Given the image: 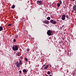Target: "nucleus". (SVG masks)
Listing matches in <instances>:
<instances>
[{
    "label": "nucleus",
    "instance_id": "obj_1",
    "mask_svg": "<svg viewBox=\"0 0 76 76\" xmlns=\"http://www.w3.org/2000/svg\"><path fill=\"white\" fill-rule=\"evenodd\" d=\"M12 49L13 51L18 50V46L17 45H13L12 47Z\"/></svg>",
    "mask_w": 76,
    "mask_h": 76
},
{
    "label": "nucleus",
    "instance_id": "obj_2",
    "mask_svg": "<svg viewBox=\"0 0 76 76\" xmlns=\"http://www.w3.org/2000/svg\"><path fill=\"white\" fill-rule=\"evenodd\" d=\"M52 31L50 30H49L47 32V34L49 36H51V35H52V34H51V33H52Z\"/></svg>",
    "mask_w": 76,
    "mask_h": 76
},
{
    "label": "nucleus",
    "instance_id": "obj_3",
    "mask_svg": "<svg viewBox=\"0 0 76 76\" xmlns=\"http://www.w3.org/2000/svg\"><path fill=\"white\" fill-rule=\"evenodd\" d=\"M50 23H52V24H53L54 25H55L57 23V21H54L53 20H50Z\"/></svg>",
    "mask_w": 76,
    "mask_h": 76
},
{
    "label": "nucleus",
    "instance_id": "obj_4",
    "mask_svg": "<svg viewBox=\"0 0 76 76\" xmlns=\"http://www.w3.org/2000/svg\"><path fill=\"white\" fill-rule=\"evenodd\" d=\"M43 23H45V24H49V21L48 20H45V21H43Z\"/></svg>",
    "mask_w": 76,
    "mask_h": 76
},
{
    "label": "nucleus",
    "instance_id": "obj_5",
    "mask_svg": "<svg viewBox=\"0 0 76 76\" xmlns=\"http://www.w3.org/2000/svg\"><path fill=\"white\" fill-rule=\"evenodd\" d=\"M16 65L17 67H20V64L18 62H15Z\"/></svg>",
    "mask_w": 76,
    "mask_h": 76
},
{
    "label": "nucleus",
    "instance_id": "obj_6",
    "mask_svg": "<svg viewBox=\"0 0 76 76\" xmlns=\"http://www.w3.org/2000/svg\"><path fill=\"white\" fill-rule=\"evenodd\" d=\"M73 10L74 11H76V6L75 5H74L73 8Z\"/></svg>",
    "mask_w": 76,
    "mask_h": 76
},
{
    "label": "nucleus",
    "instance_id": "obj_7",
    "mask_svg": "<svg viewBox=\"0 0 76 76\" xmlns=\"http://www.w3.org/2000/svg\"><path fill=\"white\" fill-rule=\"evenodd\" d=\"M42 4V1H37V4Z\"/></svg>",
    "mask_w": 76,
    "mask_h": 76
},
{
    "label": "nucleus",
    "instance_id": "obj_8",
    "mask_svg": "<svg viewBox=\"0 0 76 76\" xmlns=\"http://www.w3.org/2000/svg\"><path fill=\"white\" fill-rule=\"evenodd\" d=\"M3 27L2 26H0V31H3Z\"/></svg>",
    "mask_w": 76,
    "mask_h": 76
},
{
    "label": "nucleus",
    "instance_id": "obj_9",
    "mask_svg": "<svg viewBox=\"0 0 76 76\" xmlns=\"http://www.w3.org/2000/svg\"><path fill=\"white\" fill-rule=\"evenodd\" d=\"M48 66H49V65H47L45 68L44 69H47L48 67Z\"/></svg>",
    "mask_w": 76,
    "mask_h": 76
},
{
    "label": "nucleus",
    "instance_id": "obj_10",
    "mask_svg": "<svg viewBox=\"0 0 76 76\" xmlns=\"http://www.w3.org/2000/svg\"><path fill=\"white\" fill-rule=\"evenodd\" d=\"M27 70H26V69H24L23 70V72H24V73H26V72H27Z\"/></svg>",
    "mask_w": 76,
    "mask_h": 76
},
{
    "label": "nucleus",
    "instance_id": "obj_11",
    "mask_svg": "<svg viewBox=\"0 0 76 76\" xmlns=\"http://www.w3.org/2000/svg\"><path fill=\"white\" fill-rule=\"evenodd\" d=\"M16 56H20V53L19 52H18L16 54Z\"/></svg>",
    "mask_w": 76,
    "mask_h": 76
},
{
    "label": "nucleus",
    "instance_id": "obj_12",
    "mask_svg": "<svg viewBox=\"0 0 76 76\" xmlns=\"http://www.w3.org/2000/svg\"><path fill=\"white\" fill-rule=\"evenodd\" d=\"M15 7V5H13L11 7L12 9H14Z\"/></svg>",
    "mask_w": 76,
    "mask_h": 76
},
{
    "label": "nucleus",
    "instance_id": "obj_13",
    "mask_svg": "<svg viewBox=\"0 0 76 76\" xmlns=\"http://www.w3.org/2000/svg\"><path fill=\"white\" fill-rule=\"evenodd\" d=\"M66 18H65L64 17H61V19L62 20H65Z\"/></svg>",
    "mask_w": 76,
    "mask_h": 76
},
{
    "label": "nucleus",
    "instance_id": "obj_14",
    "mask_svg": "<svg viewBox=\"0 0 76 76\" xmlns=\"http://www.w3.org/2000/svg\"><path fill=\"white\" fill-rule=\"evenodd\" d=\"M57 5L58 7H60V4L59 3H58L57 4Z\"/></svg>",
    "mask_w": 76,
    "mask_h": 76
},
{
    "label": "nucleus",
    "instance_id": "obj_15",
    "mask_svg": "<svg viewBox=\"0 0 76 76\" xmlns=\"http://www.w3.org/2000/svg\"><path fill=\"white\" fill-rule=\"evenodd\" d=\"M22 64V62H21V61H20V63L19 64H20V65H21Z\"/></svg>",
    "mask_w": 76,
    "mask_h": 76
},
{
    "label": "nucleus",
    "instance_id": "obj_16",
    "mask_svg": "<svg viewBox=\"0 0 76 76\" xmlns=\"http://www.w3.org/2000/svg\"><path fill=\"white\" fill-rule=\"evenodd\" d=\"M59 4H62V1L61 0L59 1Z\"/></svg>",
    "mask_w": 76,
    "mask_h": 76
},
{
    "label": "nucleus",
    "instance_id": "obj_17",
    "mask_svg": "<svg viewBox=\"0 0 76 76\" xmlns=\"http://www.w3.org/2000/svg\"><path fill=\"white\" fill-rule=\"evenodd\" d=\"M64 25H63L62 26V27H60V29H63V28L64 27Z\"/></svg>",
    "mask_w": 76,
    "mask_h": 76
},
{
    "label": "nucleus",
    "instance_id": "obj_18",
    "mask_svg": "<svg viewBox=\"0 0 76 76\" xmlns=\"http://www.w3.org/2000/svg\"><path fill=\"white\" fill-rule=\"evenodd\" d=\"M62 17H63L64 18H66V15H62Z\"/></svg>",
    "mask_w": 76,
    "mask_h": 76
},
{
    "label": "nucleus",
    "instance_id": "obj_19",
    "mask_svg": "<svg viewBox=\"0 0 76 76\" xmlns=\"http://www.w3.org/2000/svg\"><path fill=\"white\" fill-rule=\"evenodd\" d=\"M47 20H50V17H48L47 18Z\"/></svg>",
    "mask_w": 76,
    "mask_h": 76
},
{
    "label": "nucleus",
    "instance_id": "obj_20",
    "mask_svg": "<svg viewBox=\"0 0 76 76\" xmlns=\"http://www.w3.org/2000/svg\"><path fill=\"white\" fill-rule=\"evenodd\" d=\"M50 73H51L50 72V71L48 72V75H50Z\"/></svg>",
    "mask_w": 76,
    "mask_h": 76
},
{
    "label": "nucleus",
    "instance_id": "obj_21",
    "mask_svg": "<svg viewBox=\"0 0 76 76\" xmlns=\"http://www.w3.org/2000/svg\"><path fill=\"white\" fill-rule=\"evenodd\" d=\"M30 50V49H26V51L28 52V51H29Z\"/></svg>",
    "mask_w": 76,
    "mask_h": 76
},
{
    "label": "nucleus",
    "instance_id": "obj_22",
    "mask_svg": "<svg viewBox=\"0 0 76 76\" xmlns=\"http://www.w3.org/2000/svg\"><path fill=\"white\" fill-rule=\"evenodd\" d=\"M73 76H76V75H75V73H73Z\"/></svg>",
    "mask_w": 76,
    "mask_h": 76
},
{
    "label": "nucleus",
    "instance_id": "obj_23",
    "mask_svg": "<svg viewBox=\"0 0 76 76\" xmlns=\"http://www.w3.org/2000/svg\"><path fill=\"white\" fill-rule=\"evenodd\" d=\"M11 25H12L11 24H9L8 25V26H11Z\"/></svg>",
    "mask_w": 76,
    "mask_h": 76
},
{
    "label": "nucleus",
    "instance_id": "obj_24",
    "mask_svg": "<svg viewBox=\"0 0 76 76\" xmlns=\"http://www.w3.org/2000/svg\"><path fill=\"white\" fill-rule=\"evenodd\" d=\"M16 39H14V40H13V41H14V42H16Z\"/></svg>",
    "mask_w": 76,
    "mask_h": 76
},
{
    "label": "nucleus",
    "instance_id": "obj_25",
    "mask_svg": "<svg viewBox=\"0 0 76 76\" xmlns=\"http://www.w3.org/2000/svg\"><path fill=\"white\" fill-rule=\"evenodd\" d=\"M19 72L20 73V74H22V71H20Z\"/></svg>",
    "mask_w": 76,
    "mask_h": 76
},
{
    "label": "nucleus",
    "instance_id": "obj_26",
    "mask_svg": "<svg viewBox=\"0 0 76 76\" xmlns=\"http://www.w3.org/2000/svg\"><path fill=\"white\" fill-rule=\"evenodd\" d=\"M66 18H69V17L68 16V15H66Z\"/></svg>",
    "mask_w": 76,
    "mask_h": 76
},
{
    "label": "nucleus",
    "instance_id": "obj_27",
    "mask_svg": "<svg viewBox=\"0 0 76 76\" xmlns=\"http://www.w3.org/2000/svg\"><path fill=\"white\" fill-rule=\"evenodd\" d=\"M25 60L26 61H28V59H27V58H25Z\"/></svg>",
    "mask_w": 76,
    "mask_h": 76
},
{
    "label": "nucleus",
    "instance_id": "obj_28",
    "mask_svg": "<svg viewBox=\"0 0 76 76\" xmlns=\"http://www.w3.org/2000/svg\"><path fill=\"white\" fill-rule=\"evenodd\" d=\"M18 37L17 36H15V38H18Z\"/></svg>",
    "mask_w": 76,
    "mask_h": 76
},
{
    "label": "nucleus",
    "instance_id": "obj_29",
    "mask_svg": "<svg viewBox=\"0 0 76 76\" xmlns=\"http://www.w3.org/2000/svg\"><path fill=\"white\" fill-rule=\"evenodd\" d=\"M65 71H66V72H67V73L68 72V71H67V70H66Z\"/></svg>",
    "mask_w": 76,
    "mask_h": 76
},
{
    "label": "nucleus",
    "instance_id": "obj_30",
    "mask_svg": "<svg viewBox=\"0 0 76 76\" xmlns=\"http://www.w3.org/2000/svg\"><path fill=\"white\" fill-rule=\"evenodd\" d=\"M70 0V1H75V0Z\"/></svg>",
    "mask_w": 76,
    "mask_h": 76
},
{
    "label": "nucleus",
    "instance_id": "obj_31",
    "mask_svg": "<svg viewBox=\"0 0 76 76\" xmlns=\"http://www.w3.org/2000/svg\"><path fill=\"white\" fill-rule=\"evenodd\" d=\"M38 67H39V64H37V65Z\"/></svg>",
    "mask_w": 76,
    "mask_h": 76
},
{
    "label": "nucleus",
    "instance_id": "obj_32",
    "mask_svg": "<svg viewBox=\"0 0 76 76\" xmlns=\"http://www.w3.org/2000/svg\"><path fill=\"white\" fill-rule=\"evenodd\" d=\"M45 64H44V65H43V66H44V67H45Z\"/></svg>",
    "mask_w": 76,
    "mask_h": 76
},
{
    "label": "nucleus",
    "instance_id": "obj_33",
    "mask_svg": "<svg viewBox=\"0 0 76 76\" xmlns=\"http://www.w3.org/2000/svg\"><path fill=\"white\" fill-rule=\"evenodd\" d=\"M0 45H1V43L0 42Z\"/></svg>",
    "mask_w": 76,
    "mask_h": 76
},
{
    "label": "nucleus",
    "instance_id": "obj_34",
    "mask_svg": "<svg viewBox=\"0 0 76 76\" xmlns=\"http://www.w3.org/2000/svg\"><path fill=\"white\" fill-rule=\"evenodd\" d=\"M50 67H51V65H50Z\"/></svg>",
    "mask_w": 76,
    "mask_h": 76
},
{
    "label": "nucleus",
    "instance_id": "obj_35",
    "mask_svg": "<svg viewBox=\"0 0 76 76\" xmlns=\"http://www.w3.org/2000/svg\"><path fill=\"white\" fill-rule=\"evenodd\" d=\"M23 19H24V18H23Z\"/></svg>",
    "mask_w": 76,
    "mask_h": 76
}]
</instances>
